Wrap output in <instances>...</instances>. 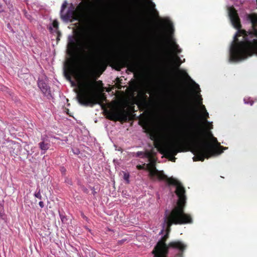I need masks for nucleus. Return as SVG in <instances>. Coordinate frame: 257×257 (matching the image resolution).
I'll use <instances>...</instances> for the list:
<instances>
[{
	"mask_svg": "<svg viewBox=\"0 0 257 257\" xmlns=\"http://www.w3.org/2000/svg\"><path fill=\"white\" fill-rule=\"evenodd\" d=\"M38 86L45 96H48L50 95V88L45 81L39 79L38 81Z\"/></svg>",
	"mask_w": 257,
	"mask_h": 257,
	"instance_id": "obj_10",
	"label": "nucleus"
},
{
	"mask_svg": "<svg viewBox=\"0 0 257 257\" xmlns=\"http://www.w3.org/2000/svg\"><path fill=\"white\" fill-rule=\"evenodd\" d=\"M187 76L188 79L189 80L192 85H193V88L194 90L196 92V97L198 98L199 100V104L200 105V109L202 111V112H205V111L206 110V109L205 106L202 104V98L200 94L201 89L200 88L199 85L197 83H196L192 79H191V78L188 74H187Z\"/></svg>",
	"mask_w": 257,
	"mask_h": 257,
	"instance_id": "obj_8",
	"label": "nucleus"
},
{
	"mask_svg": "<svg viewBox=\"0 0 257 257\" xmlns=\"http://www.w3.org/2000/svg\"><path fill=\"white\" fill-rule=\"evenodd\" d=\"M4 11V9L3 6L0 4V12H2Z\"/></svg>",
	"mask_w": 257,
	"mask_h": 257,
	"instance_id": "obj_27",
	"label": "nucleus"
},
{
	"mask_svg": "<svg viewBox=\"0 0 257 257\" xmlns=\"http://www.w3.org/2000/svg\"><path fill=\"white\" fill-rule=\"evenodd\" d=\"M142 155H144V153L143 152H138L136 153V156L138 157H140Z\"/></svg>",
	"mask_w": 257,
	"mask_h": 257,
	"instance_id": "obj_23",
	"label": "nucleus"
},
{
	"mask_svg": "<svg viewBox=\"0 0 257 257\" xmlns=\"http://www.w3.org/2000/svg\"><path fill=\"white\" fill-rule=\"evenodd\" d=\"M200 117L203 120V123L206 125V127L209 129H212L213 128L212 122H209L207 120L209 117V113L207 110H205V112H202Z\"/></svg>",
	"mask_w": 257,
	"mask_h": 257,
	"instance_id": "obj_14",
	"label": "nucleus"
},
{
	"mask_svg": "<svg viewBox=\"0 0 257 257\" xmlns=\"http://www.w3.org/2000/svg\"><path fill=\"white\" fill-rule=\"evenodd\" d=\"M65 72V76L67 78V79H68L69 80H70V76L69 75V74H68L65 71H64Z\"/></svg>",
	"mask_w": 257,
	"mask_h": 257,
	"instance_id": "obj_25",
	"label": "nucleus"
},
{
	"mask_svg": "<svg viewBox=\"0 0 257 257\" xmlns=\"http://www.w3.org/2000/svg\"><path fill=\"white\" fill-rule=\"evenodd\" d=\"M211 140L214 145L206 142H197L195 144L192 150L195 155L193 158L194 161H203L205 158L208 159L211 156L220 155L228 149L221 146L215 137H212Z\"/></svg>",
	"mask_w": 257,
	"mask_h": 257,
	"instance_id": "obj_3",
	"label": "nucleus"
},
{
	"mask_svg": "<svg viewBox=\"0 0 257 257\" xmlns=\"http://www.w3.org/2000/svg\"><path fill=\"white\" fill-rule=\"evenodd\" d=\"M34 195L36 198H37L40 200L42 199V197L41 194V190H40V189L39 188V186L37 188L36 191L34 193Z\"/></svg>",
	"mask_w": 257,
	"mask_h": 257,
	"instance_id": "obj_17",
	"label": "nucleus"
},
{
	"mask_svg": "<svg viewBox=\"0 0 257 257\" xmlns=\"http://www.w3.org/2000/svg\"><path fill=\"white\" fill-rule=\"evenodd\" d=\"M74 8L72 7L69 8L66 14H64L63 13L61 15V18L65 21H68L74 16Z\"/></svg>",
	"mask_w": 257,
	"mask_h": 257,
	"instance_id": "obj_13",
	"label": "nucleus"
},
{
	"mask_svg": "<svg viewBox=\"0 0 257 257\" xmlns=\"http://www.w3.org/2000/svg\"><path fill=\"white\" fill-rule=\"evenodd\" d=\"M107 117L111 120L116 121L119 120L120 115L119 113L116 111L109 112L108 114Z\"/></svg>",
	"mask_w": 257,
	"mask_h": 257,
	"instance_id": "obj_15",
	"label": "nucleus"
},
{
	"mask_svg": "<svg viewBox=\"0 0 257 257\" xmlns=\"http://www.w3.org/2000/svg\"><path fill=\"white\" fill-rule=\"evenodd\" d=\"M208 136L211 139L212 137H213L212 133L211 132H209L208 133Z\"/></svg>",
	"mask_w": 257,
	"mask_h": 257,
	"instance_id": "obj_26",
	"label": "nucleus"
},
{
	"mask_svg": "<svg viewBox=\"0 0 257 257\" xmlns=\"http://www.w3.org/2000/svg\"><path fill=\"white\" fill-rule=\"evenodd\" d=\"M41 140V141L39 143L38 145L41 150V154L44 155L50 147V144L47 142L44 137H42Z\"/></svg>",
	"mask_w": 257,
	"mask_h": 257,
	"instance_id": "obj_11",
	"label": "nucleus"
},
{
	"mask_svg": "<svg viewBox=\"0 0 257 257\" xmlns=\"http://www.w3.org/2000/svg\"><path fill=\"white\" fill-rule=\"evenodd\" d=\"M164 20L166 26L164 25H161L160 26V35L164 36L165 32H167L168 34L169 35V41L171 43V48L174 53L177 55L182 52V49L175 42V40L173 38V34L174 32V28L173 23L171 22L169 18H165Z\"/></svg>",
	"mask_w": 257,
	"mask_h": 257,
	"instance_id": "obj_5",
	"label": "nucleus"
},
{
	"mask_svg": "<svg viewBox=\"0 0 257 257\" xmlns=\"http://www.w3.org/2000/svg\"><path fill=\"white\" fill-rule=\"evenodd\" d=\"M39 205L41 208H43L44 207V204L43 201H40L39 203Z\"/></svg>",
	"mask_w": 257,
	"mask_h": 257,
	"instance_id": "obj_24",
	"label": "nucleus"
},
{
	"mask_svg": "<svg viewBox=\"0 0 257 257\" xmlns=\"http://www.w3.org/2000/svg\"><path fill=\"white\" fill-rule=\"evenodd\" d=\"M164 154L168 156L169 159L175 162L176 158L174 157L179 151L178 147L172 143L165 144L163 147Z\"/></svg>",
	"mask_w": 257,
	"mask_h": 257,
	"instance_id": "obj_7",
	"label": "nucleus"
},
{
	"mask_svg": "<svg viewBox=\"0 0 257 257\" xmlns=\"http://www.w3.org/2000/svg\"><path fill=\"white\" fill-rule=\"evenodd\" d=\"M230 22L237 29L229 48L228 61L238 62L255 54L257 55V15H248L252 29L248 31L241 29L240 19L233 6H227Z\"/></svg>",
	"mask_w": 257,
	"mask_h": 257,
	"instance_id": "obj_2",
	"label": "nucleus"
},
{
	"mask_svg": "<svg viewBox=\"0 0 257 257\" xmlns=\"http://www.w3.org/2000/svg\"><path fill=\"white\" fill-rule=\"evenodd\" d=\"M243 100L245 104H249L250 105H252L253 103V101L249 98H245Z\"/></svg>",
	"mask_w": 257,
	"mask_h": 257,
	"instance_id": "obj_19",
	"label": "nucleus"
},
{
	"mask_svg": "<svg viewBox=\"0 0 257 257\" xmlns=\"http://www.w3.org/2000/svg\"><path fill=\"white\" fill-rule=\"evenodd\" d=\"M67 2L66 1L64 2V3H63V4L61 6V11H60L61 15L63 13L64 10L67 7Z\"/></svg>",
	"mask_w": 257,
	"mask_h": 257,
	"instance_id": "obj_18",
	"label": "nucleus"
},
{
	"mask_svg": "<svg viewBox=\"0 0 257 257\" xmlns=\"http://www.w3.org/2000/svg\"><path fill=\"white\" fill-rule=\"evenodd\" d=\"M53 26L55 28L57 29L58 27V23L56 21H54L53 23Z\"/></svg>",
	"mask_w": 257,
	"mask_h": 257,
	"instance_id": "obj_22",
	"label": "nucleus"
},
{
	"mask_svg": "<svg viewBox=\"0 0 257 257\" xmlns=\"http://www.w3.org/2000/svg\"><path fill=\"white\" fill-rule=\"evenodd\" d=\"M129 177H130L129 174H128L127 173H124L123 179L124 180H125L126 181L127 183H129Z\"/></svg>",
	"mask_w": 257,
	"mask_h": 257,
	"instance_id": "obj_20",
	"label": "nucleus"
},
{
	"mask_svg": "<svg viewBox=\"0 0 257 257\" xmlns=\"http://www.w3.org/2000/svg\"><path fill=\"white\" fill-rule=\"evenodd\" d=\"M168 57L169 59L170 64L175 66L177 68H178L179 67L180 64L182 63L185 62V59H184L182 61L180 58L178 56L174 57L171 55L169 54L168 55Z\"/></svg>",
	"mask_w": 257,
	"mask_h": 257,
	"instance_id": "obj_12",
	"label": "nucleus"
},
{
	"mask_svg": "<svg viewBox=\"0 0 257 257\" xmlns=\"http://www.w3.org/2000/svg\"><path fill=\"white\" fill-rule=\"evenodd\" d=\"M176 133L178 136L183 140H190L194 138L193 136L189 133L188 130L182 125H179Z\"/></svg>",
	"mask_w": 257,
	"mask_h": 257,
	"instance_id": "obj_9",
	"label": "nucleus"
},
{
	"mask_svg": "<svg viewBox=\"0 0 257 257\" xmlns=\"http://www.w3.org/2000/svg\"><path fill=\"white\" fill-rule=\"evenodd\" d=\"M93 39L89 32H87L79 41L73 36L68 38L67 47L70 51L78 50L88 55L93 51Z\"/></svg>",
	"mask_w": 257,
	"mask_h": 257,
	"instance_id": "obj_4",
	"label": "nucleus"
},
{
	"mask_svg": "<svg viewBox=\"0 0 257 257\" xmlns=\"http://www.w3.org/2000/svg\"><path fill=\"white\" fill-rule=\"evenodd\" d=\"M149 6L150 8V9L153 12H154L157 16H158V12L155 9V4L154 3H153L152 0H148Z\"/></svg>",
	"mask_w": 257,
	"mask_h": 257,
	"instance_id": "obj_16",
	"label": "nucleus"
},
{
	"mask_svg": "<svg viewBox=\"0 0 257 257\" xmlns=\"http://www.w3.org/2000/svg\"><path fill=\"white\" fill-rule=\"evenodd\" d=\"M137 168L138 170L148 171L150 177L153 179L156 178L165 180L170 187L171 193L173 196L175 194L177 198L173 209L165 211L162 229L159 233L161 235V239L152 251L154 257H183V252L186 247L183 242L175 241L167 246L165 241L168 237L170 227L173 224H181L192 222L191 216L185 213L183 208L186 199L184 187L177 179L173 177L168 178L163 171L158 170L153 162L144 164L143 165H138Z\"/></svg>",
	"mask_w": 257,
	"mask_h": 257,
	"instance_id": "obj_1",
	"label": "nucleus"
},
{
	"mask_svg": "<svg viewBox=\"0 0 257 257\" xmlns=\"http://www.w3.org/2000/svg\"><path fill=\"white\" fill-rule=\"evenodd\" d=\"M72 152L75 155H78L80 153V151L77 148L72 149Z\"/></svg>",
	"mask_w": 257,
	"mask_h": 257,
	"instance_id": "obj_21",
	"label": "nucleus"
},
{
	"mask_svg": "<svg viewBox=\"0 0 257 257\" xmlns=\"http://www.w3.org/2000/svg\"><path fill=\"white\" fill-rule=\"evenodd\" d=\"M77 99L78 102L83 105L87 106L90 105L93 106L97 103L96 100L91 98L90 96V90L88 88L83 90L81 94H77Z\"/></svg>",
	"mask_w": 257,
	"mask_h": 257,
	"instance_id": "obj_6",
	"label": "nucleus"
}]
</instances>
